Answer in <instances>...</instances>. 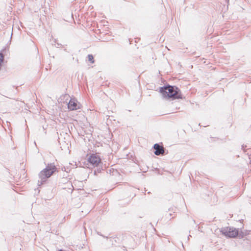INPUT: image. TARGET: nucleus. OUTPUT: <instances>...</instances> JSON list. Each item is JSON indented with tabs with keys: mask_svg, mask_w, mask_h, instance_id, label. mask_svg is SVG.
I'll list each match as a JSON object with an SVG mask.
<instances>
[{
	"mask_svg": "<svg viewBox=\"0 0 251 251\" xmlns=\"http://www.w3.org/2000/svg\"><path fill=\"white\" fill-rule=\"evenodd\" d=\"M160 92L164 97L173 99L182 98L180 90L176 87L168 85L160 88Z\"/></svg>",
	"mask_w": 251,
	"mask_h": 251,
	"instance_id": "f257e3e1",
	"label": "nucleus"
},
{
	"mask_svg": "<svg viewBox=\"0 0 251 251\" xmlns=\"http://www.w3.org/2000/svg\"><path fill=\"white\" fill-rule=\"evenodd\" d=\"M223 234L229 237H235L238 234V231L237 229L232 227H226L223 230Z\"/></svg>",
	"mask_w": 251,
	"mask_h": 251,
	"instance_id": "20e7f679",
	"label": "nucleus"
},
{
	"mask_svg": "<svg viewBox=\"0 0 251 251\" xmlns=\"http://www.w3.org/2000/svg\"><path fill=\"white\" fill-rule=\"evenodd\" d=\"M153 148L155 150L154 154L156 155H163L164 153V149L163 146L158 144L154 145Z\"/></svg>",
	"mask_w": 251,
	"mask_h": 251,
	"instance_id": "423d86ee",
	"label": "nucleus"
},
{
	"mask_svg": "<svg viewBox=\"0 0 251 251\" xmlns=\"http://www.w3.org/2000/svg\"><path fill=\"white\" fill-rule=\"evenodd\" d=\"M88 162L94 167H98L101 163V159L98 153H90L87 155Z\"/></svg>",
	"mask_w": 251,
	"mask_h": 251,
	"instance_id": "7ed1b4c3",
	"label": "nucleus"
},
{
	"mask_svg": "<svg viewBox=\"0 0 251 251\" xmlns=\"http://www.w3.org/2000/svg\"><path fill=\"white\" fill-rule=\"evenodd\" d=\"M56 171V167L54 165H49L46 168L42 170L39 174V178L41 179L40 185L45 182L47 179L50 177Z\"/></svg>",
	"mask_w": 251,
	"mask_h": 251,
	"instance_id": "f03ea898",
	"label": "nucleus"
},
{
	"mask_svg": "<svg viewBox=\"0 0 251 251\" xmlns=\"http://www.w3.org/2000/svg\"><path fill=\"white\" fill-rule=\"evenodd\" d=\"M68 109L70 110H76L81 108V105L77 102L75 99H71L68 104Z\"/></svg>",
	"mask_w": 251,
	"mask_h": 251,
	"instance_id": "39448f33",
	"label": "nucleus"
},
{
	"mask_svg": "<svg viewBox=\"0 0 251 251\" xmlns=\"http://www.w3.org/2000/svg\"><path fill=\"white\" fill-rule=\"evenodd\" d=\"M88 59L91 63H94L95 62L94 57L92 54H89L88 55Z\"/></svg>",
	"mask_w": 251,
	"mask_h": 251,
	"instance_id": "0eeeda50",
	"label": "nucleus"
}]
</instances>
